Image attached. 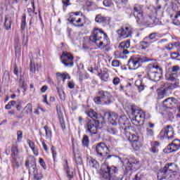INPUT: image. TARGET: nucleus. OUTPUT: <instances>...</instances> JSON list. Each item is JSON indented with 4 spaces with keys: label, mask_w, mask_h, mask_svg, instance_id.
Instances as JSON below:
<instances>
[{
    "label": "nucleus",
    "mask_w": 180,
    "mask_h": 180,
    "mask_svg": "<svg viewBox=\"0 0 180 180\" xmlns=\"http://www.w3.org/2000/svg\"><path fill=\"white\" fill-rule=\"evenodd\" d=\"M134 16L136 19L138 25H154L155 17L150 15L143 17V6L135 5L134 7Z\"/></svg>",
    "instance_id": "1"
},
{
    "label": "nucleus",
    "mask_w": 180,
    "mask_h": 180,
    "mask_svg": "<svg viewBox=\"0 0 180 180\" xmlns=\"http://www.w3.org/2000/svg\"><path fill=\"white\" fill-rule=\"evenodd\" d=\"M126 111L129 115H132L131 121L135 122L139 126H143L146 122V112L143 110H139V108L136 105H129L126 107Z\"/></svg>",
    "instance_id": "2"
},
{
    "label": "nucleus",
    "mask_w": 180,
    "mask_h": 180,
    "mask_svg": "<svg viewBox=\"0 0 180 180\" xmlns=\"http://www.w3.org/2000/svg\"><path fill=\"white\" fill-rule=\"evenodd\" d=\"M102 36L106 37L108 35L106 33L103 32V30L99 28H94L89 37L90 43L96 44L98 49H105V47H106V44L101 41L102 40Z\"/></svg>",
    "instance_id": "3"
},
{
    "label": "nucleus",
    "mask_w": 180,
    "mask_h": 180,
    "mask_svg": "<svg viewBox=\"0 0 180 180\" xmlns=\"http://www.w3.org/2000/svg\"><path fill=\"white\" fill-rule=\"evenodd\" d=\"M175 164L174 163H169L165 165V166L160 169L158 172V180H171V178L174 176V172L175 170Z\"/></svg>",
    "instance_id": "4"
},
{
    "label": "nucleus",
    "mask_w": 180,
    "mask_h": 180,
    "mask_svg": "<svg viewBox=\"0 0 180 180\" xmlns=\"http://www.w3.org/2000/svg\"><path fill=\"white\" fill-rule=\"evenodd\" d=\"M146 71L149 79L155 82L160 81L162 70L157 63H150L146 68Z\"/></svg>",
    "instance_id": "5"
},
{
    "label": "nucleus",
    "mask_w": 180,
    "mask_h": 180,
    "mask_svg": "<svg viewBox=\"0 0 180 180\" xmlns=\"http://www.w3.org/2000/svg\"><path fill=\"white\" fill-rule=\"evenodd\" d=\"M148 61H153V59L144 56L131 57L128 60L129 70H137V68L141 67V64L143 63H148Z\"/></svg>",
    "instance_id": "6"
},
{
    "label": "nucleus",
    "mask_w": 180,
    "mask_h": 180,
    "mask_svg": "<svg viewBox=\"0 0 180 180\" xmlns=\"http://www.w3.org/2000/svg\"><path fill=\"white\" fill-rule=\"evenodd\" d=\"M68 21L75 27H84L85 26V20L79 16V12L70 13Z\"/></svg>",
    "instance_id": "7"
},
{
    "label": "nucleus",
    "mask_w": 180,
    "mask_h": 180,
    "mask_svg": "<svg viewBox=\"0 0 180 180\" xmlns=\"http://www.w3.org/2000/svg\"><path fill=\"white\" fill-rule=\"evenodd\" d=\"M99 124H101V120H89L84 128L86 129V133L89 134H98V127H99Z\"/></svg>",
    "instance_id": "8"
},
{
    "label": "nucleus",
    "mask_w": 180,
    "mask_h": 180,
    "mask_svg": "<svg viewBox=\"0 0 180 180\" xmlns=\"http://www.w3.org/2000/svg\"><path fill=\"white\" fill-rule=\"evenodd\" d=\"M101 175L104 179H109L112 175L117 172V167L115 166L109 167L107 165H103L101 167Z\"/></svg>",
    "instance_id": "9"
},
{
    "label": "nucleus",
    "mask_w": 180,
    "mask_h": 180,
    "mask_svg": "<svg viewBox=\"0 0 180 180\" xmlns=\"http://www.w3.org/2000/svg\"><path fill=\"white\" fill-rule=\"evenodd\" d=\"M125 169L127 172L137 171V169H140V161L133 158L125 160Z\"/></svg>",
    "instance_id": "10"
},
{
    "label": "nucleus",
    "mask_w": 180,
    "mask_h": 180,
    "mask_svg": "<svg viewBox=\"0 0 180 180\" xmlns=\"http://www.w3.org/2000/svg\"><path fill=\"white\" fill-rule=\"evenodd\" d=\"M60 60L65 67H69L70 68L74 67V56L68 52H63L60 56Z\"/></svg>",
    "instance_id": "11"
},
{
    "label": "nucleus",
    "mask_w": 180,
    "mask_h": 180,
    "mask_svg": "<svg viewBox=\"0 0 180 180\" xmlns=\"http://www.w3.org/2000/svg\"><path fill=\"white\" fill-rule=\"evenodd\" d=\"M161 140L164 139H168V140H172L174 139V128L172 126L167 125L161 130L160 133Z\"/></svg>",
    "instance_id": "12"
},
{
    "label": "nucleus",
    "mask_w": 180,
    "mask_h": 180,
    "mask_svg": "<svg viewBox=\"0 0 180 180\" xmlns=\"http://www.w3.org/2000/svg\"><path fill=\"white\" fill-rule=\"evenodd\" d=\"M180 150V141L178 139H175L172 141L165 149L164 153L166 154H169L171 153H175Z\"/></svg>",
    "instance_id": "13"
},
{
    "label": "nucleus",
    "mask_w": 180,
    "mask_h": 180,
    "mask_svg": "<svg viewBox=\"0 0 180 180\" xmlns=\"http://www.w3.org/2000/svg\"><path fill=\"white\" fill-rule=\"evenodd\" d=\"M96 153L99 157H105L109 154V148L103 142L98 143L96 146Z\"/></svg>",
    "instance_id": "14"
},
{
    "label": "nucleus",
    "mask_w": 180,
    "mask_h": 180,
    "mask_svg": "<svg viewBox=\"0 0 180 180\" xmlns=\"http://www.w3.org/2000/svg\"><path fill=\"white\" fill-rule=\"evenodd\" d=\"M98 95H101V99L103 101V105H110L113 103V96L110 95V93L105 91H99Z\"/></svg>",
    "instance_id": "15"
},
{
    "label": "nucleus",
    "mask_w": 180,
    "mask_h": 180,
    "mask_svg": "<svg viewBox=\"0 0 180 180\" xmlns=\"http://www.w3.org/2000/svg\"><path fill=\"white\" fill-rule=\"evenodd\" d=\"M117 33L119 37H122L123 39H128V37H131V28L129 27H122L118 30Z\"/></svg>",
    "instance_id": "16"
},
{
    "label": "nucleus",
    "mask_w": 180,
    "mask_h": 180,
    "mask_svg": "<svg viewBox=\"0 0 180 180\" xmlns=\"http://www.w3.org/2000/svg\"><path fill=\"white\" fill-rule=\"evenodd\" d=\"M104 116L108 117V123L112 126H117V115L113 112H105Z\"/></svg>",
    "instance_id": "17"
},
{
    "label": "nucleus",
    "mask_w": 180,
    "mask_h": 180,
    "mask_svg": "<svg viewBox=\"0 0 180 180\" xmlns=\"http://www.w3.org/2000/svg\"><path fill=\"white\" fill-rule=\"evenodd\" d=\"M176 99L175 98H168L163 101V106L167 109L172 108L174 103H175Z\"/></svg>",
    "instance_id": "18"
},
{
    "label": "nucleus",
    "mask_w": 180,
    "mask_h": 180,
    "mask_svg": "<svg viewBox=\"0 0 180 180\" xmlns=\"http://www.w3.org/2000/svg\"><path fill=\"white\" fill-rule=\"evenodd\" d=\"M124 131L125 136L130 143H134V141H137L139 140V136L136 134H131L130 132L127 131V129L125 128Z\"/></svg>",
    "instance_id": "19"
},
{
    "label": "nucleus",
    "mask_w": 180,
    "mask_h": 180,
    "mask_svg": "<svg viewBox=\"0 0 180 180\" xmlns=\"http://www.w3.org/2000/svg\"><path fill=\"white\" fill-rule=\"evenodd\" d=\"M110 20V18L109 17H105L101 14L97 15L95 18L96 23H107Z\"/></svg>",
    "instance_id": "20"
},
{
    "label": "nucleus",
    "mask_w": 180,
    "mask_h": 180,
    "mask_svg": "<svg viewBox=\"0 0 180 180\" xmlns=\"http://www.w3.org/2000/svg\"><path fill=\"white\" fill-rule=\"evenodd\" d=\"M11 158H18L19 155V146L17 143H13L11 146Z\"/></svg>",
    "instance_id": "21"
},
{
    "label": "nucleus",
    "mask_w": 180,
    "mask_h": 180,
    "mask_svg": "<svg viewBox=\"0 0 180 180\" xmlns=\"http://www.w3.org/2000/svg\"><path fill=\"white\" fill-rule=\"evenodd\" d=\"M98 77H100L101 81L103 82H108L109 81V73H108V69H105L101 73H98Z\"/></svg>",
    "instance_id": "22"
},
{
    "label": "nucleus",
    "mask_w": 180,
    "mask_h": 180,
    "mask_svg": "<svg viewBox=\"0 0 180 180\" xmlns=\"http://www.w3.org/2000/svg\"><path fill=\"white\" fill-rule=\"evenodd\" d=\"M153 41H149L148 38L145 37L142 41L140 42L141 46L143 50L148 49L153 44Z\"/></svg>",
    "instance_id": "23"
},
{
    "label": "nucleus",
    "mask_w": 180,
    "mask_h": 180,
    "mask_svg": "<svg viewBox=\"0 0 180 180\" xmlns=\"http://www.w3.org/2000/svg\"><path fill=\"white\" fill-rule=\"evenodd\" d=\"M160 89L161 91H164L165 92H168V91H171V84L165 82H161Z\"/></svg>",
    "instance_id": "24"
},
{
    "label": "nucleus",
    "mask_w": 180,
    "mask_h": 180,
    "mask_svg": "<svg viewBox=\"0 0 180 180\" xmlns=\"http://www.w3.org/2000/svg\"><path fill=\"white\" fill-rule=\"evenodd\" d=\"M177 75H174L173 73L169 72H167L165 74V79H167V81H171V82H174V81H176V79L178 78H176Z\"/></svg>",
    "instance_id": "25"
},
{
    "label": "nucleus",
    "mask_w": 180,
    "mask_h": 180,
    "mask_svg": "<svg viewBox=\"0 0 180 180\" xmlns=\"http://www.w3.org/2000/svg\"><path fill=\"white\" fill-rule=\"evenodd\" d=\"M135 86L138 89L139 92H142V91H144V88H146V85L141 80H136Z\"/></svg>",
    "instance_id": "26"
},
{
    "label": "nucleus",
    "mask_w": 180,
    "mask_h": 180,
    "mask_svg": "<svg viewBox=\"0 0 180 180\" xmlns=\"http://www.w3.org/2000/svg\"><path fill=\"white\" fill-rule=\"evenodd\" d=\"M119 49L120 50H124V49H130V39L121 42L119 45Z\"/></svg>",
    "instance_id": "27"
},
{
    "label": "nucleus",
    "mask_w": 180,
    "mask_h": 180,
    "mask_svg": "<svg viewBox=\"0 0 180 180\" xmlns=\"http://www.w3.org/2000/svg\"><path fill=\"white\" fill-rule=\"evenodd\" d=\"M87 115H88V117L93 119V120H98V119H99V115H98V113L94 112L93 110H91L90 111H89Z\"/></svg>",
    "instance_id": "28"
},
{
    "label": "nucleus",
    "mask_w": 180,
    "mask_h": 180,
    "mask_svg": "<svg viewBox=\"0 0 180 180\" xmlns=\"http://www.w3.org/2000/svg\"><path fill=\"white\" fill-rule=\"evenodd\" d=\"M11 19H9V18H8V16H5L4 18V27L6 29V30H9V29H11Z\"/></svg>",
    "instance_id": "29"
},
{
    "label": "nucleus",
    "mask_w": 180,
    "mask_h": 180,
    "mask_svg": "<svg viewBox=\"0 0 180 180\" xmlns=\"http://www.w3.org/2000/svg\"><path fill=\"white\" fill-rule=\"evenodd\" d=\"M89 165L91 167V168H98L99 167V164H98V162L94 158L89 159Z\"/></svg>",
    "instance_id": "30"
},
{
    "label": "nucleus",
    "mask_w": 180,
    "mask_h": 180,
    "mask_svg": "<svg viewBox=\"0 0 180 180\" xmlns=\"http://www.w3.org/2000/svg\"><path fill=\"white\" fill-rule=\"evenodd\" d=\"M180 71V68L178 65L172 66L169 68V71L168 72H170L173 74L174 75H176L178 72Z\"/></svg>",
    "instance_id": "31"
},
{
    "label": "nucleus",
    "mask_w": 180,
    "mask_h": 180,
    "mask_svg": "<svg viewBox=\"0 0 180 180\" xmlns=\"http://www.w3.org/2000/svg\"><path fill=\"white\" fill-rule=\"evenodd\" d=\"M11 163L14 169H18L20 167V164L18 161V158H12Z\"/></svg>",
    "instance_id": "32"
},
{
    "label": "nucleus",
    "mask_w": 180,
    "mask_h": 180,
    "mask_svg": "<svg viewBox=\"0 0 180 180\" xmlns=\"http://www.w3.org/2000/svg\"><path fill=\"white\" fill-rule=\"evenodd\" d=\"M132 148L135 150V151H139L140 150V147H141V144L140 143V141H135L131 143Z\"/></svg>",
    "instance_id": "33"
},
{
    "label": "nucleus",
    "mask_w": 180,
    "mask_h": 180,
    "mask_svg": "<svg viewBox=\"0 0 180 180\" xmlns=\"http://www.w3.org/2000/svg\"><path fill=\"white\" fill-rule=\"evenodd\" d=\"M82 143L83 147H89V138L88 136L84 135Z\"/></svg>",
    "instance_id": "34"
},
{
    "label": "nucleus",
    "mask_w": 180,
    "mask_h": 180,
    "mask_svg": "<svg viewBox=\"0 0 180 180\" xmlns=\"http://www.w3.org/2000/svg\"><path fill=\"white\" fill-rule=\"evenodd\" d=\"M167 94H168V92L165 91L164 90H161V89L158 90V99H164V98L167 96Z\"/></svg>",
    "instance_id": "35"
},
{
    "label": "nucleus",
    "mask_w": 180,
    "mask_h": 180,
    "mask_svg": "<svg viewBox=\"0 0 180 180\" xmlns=\"http://www.w3.org/2000/svg\"><path fill=\"white\" fill-rule=\"evenodd\" d=\"M57 91L60 99H61V101H65V94H64V90H63V89L57 87Z\"/></svg>",
    "instance_id": "36"
},
{
    "label": "nucleus",
    "mask_w": 180,
    "mask_h": 180,
    "mask_svg": "<svg viewBox=\"0 0 180 180\" xmlns=\"http://www.w3.org/2000/svg\"><path fill=\"white\" fill-rule=\"evenodd\" d=\"M123 179V175H119V173L112 174L108 180H122Z\"/></svg>",
    "instance_id": "37"
},
{
    "label": "nucleus",
    "mask_w": 180,
    "mask_h": 180,
    "mask_svg": "<svg viewBox=\"0 0 180 180\" xmlns=\"http://www.w3.org/2000/svg\"><path fill=\"white\" fill-rule=\"evenodd\" d=\"M56 110H57V113H58V115L59 120L63 122V120L64 119V117H63V111H61V106H60L59 105H56Z\"/></svg>",
    "instance_id": "38"
},
{
    "label": "nucleus",
    "mask_w": 180,
    "mask_h": 180,
    "mask_svg": "<svg viewBox=\"0 0 180 180\" xmlns=\"http://www.w3.org/2000/svg\"><path fill=\"white\" fill-rule=\"evenodd\" d=\"M30 172H33L34 174H36L37 172V167H36V162H32L30 163V167L29 168Z\"/></svg>",
    "instance_id": "39"
},
{
    "label": "nucleus",
    "mask_w": 180,
    "mask_h": 180,
    "mask_svg": "<svg viewBox=\"0 0 180 180\" xmlns=\"http://www.w3.org/2000/svg\"><path fill=\"white\" fill-rule=\"evenodd\" d=\"M158 146H160V143L155 141L151 148V151L153 154H157V153H158Z\"/></svg>",
    "instance_id": "40"
},
{
    "label": "nucleus",
    "mask_w": 180,
    "mask_h": 180,
    "mask_svg": "<svg viewBox=\"0 0 180 180\" xmlns=\"http://www.w3.org/2000/svg\"><path fill=\"white\" fill-rule=\"evenodd\" d=\"M107 132L109 133V134H112V136H115V134H117V129L112 127H109L107 128Z\"/></svg>",
    "instance_id": "41"
},
{
    "label": "nucleus",
    "mask_w": 180,
    "mask_h": 180,
    "mask_svg": "<svg viewBox=\"0 0 180 180\" xmlns=\"http://www.w3.org/2000/svg\"><path fill=\"white\" fill-rule=\"evenodd\" d=\"M94 101L96 105H103V101H102L101 95H98V96L94 98Z\"/></svg>",
    "instance_id": "42"
},
{
    "label": "nucleus",
    "mask_w": 180,
    "mask_h": 180,
    "mask_svg": "<svg viewBox=\"0 0 180 180\" xmlns=\"http://www.w3.org/2000/svg\"><path fill=\"white\" fill-rule=\"evenodd\" d=\"M46 133V139H51V131L49 129V126L46 125L44 127Z\"/></svg>",
    "instance_id": "43"
},
{
    "label": "nucleus",
    "mask_w": 180,
    "mask_h": 180,
    "mask_svg": "<svg viewBox=\"0 0 180 180\" xmlns=\"http://www.w3.org/2000/svg\"><path fill=\"white\" fill-rule=\"evenodd\" d=\"M174 23V25H176L177 26L180 25V11L175 15Z\"/></svg>",
    "instance_id": "44"
},
{
    "label": "nucleus",
    "mask_w": 180,
    "mask_h": 180,
    "mask_svg": "<svg viewBox=\"0 0 180 180\" xmlns=\"http://www.w3.org/2000/svg\"><path fill=\"white\" fill-rule=\"evenodd\" d=\"M22 139H23V132L19 130L17 131V141L20 143V141H22Z\"/></svg>",
    "instance_id": "45"
},
{
    "label": "nucleus",
    "mask_w": 180,
    "mask_h": 180,
    "mask_svg": "<svg viewBox=\"0 0 180 180\" xmlns=\"http://www.w3.org/2000/svg\"><path fill=\"white\" fill-rule=\"evenodd\" d=\"M25 110L26 113H32L33 108L32 107L31 103H28L25 107Z\"/></svg>",
    "instance_id": "46"
},
{
    "label": "nucleus",
    "mask_w": 180,
    "mask_h": 180,
    "mask_svg": "<svg viewBox=\"0 0 180 180\" xmlns=\"http://www.w3.org/2000/svg\"><path fill=\"white\" fill-rule=\"evenodd\" d=\"M25 26H26V15L24 14L22 18L21 30H25Z\"/></svg>",
    "instance_id": "47"
},
{
    "label": "nucleus",
    "mask_w": 180,
    "mask_h": 180,
    "mask_svg": "<svg viewBox=\"0 0 180 180\" xmlns=\"http://www.w3.org/2000/svg\"><path fill=\"white\" fill-rule=\"evenodd\" d=\"M174 84H171V89H175V88H179V79H176L174 81Z\"/></svg>",
    "instance_id": "48"
},
{
    "label": "nucleus",
    "mask_w": 180,
    "mask_h": 180,
    "mask_svg": "<svg viewBox=\"0 0 180 180\" xmlns=\"http://www.w3.org/2000/svg\"><path fill=\"white\" fill-rule=\"evenodd\" d=\"M146 134L148 137H153L154 136V129L151 128H146Z\"/></svg>",
    "instance_id": "49"
},
{
    "label": "nucleus",
    "mask_w": 180,
    "mask_h": 180,
    "mask_svg": "<svg viewBox=\"0 0 180 180\" xmlns=\"http://www.w3.org/2000/svg\"><path fill=\"white\" fill-rule=\"evenodd\" d=\"M62 3L63 4V10L65 11L68 6H71V2L70 0H62Z\"/></svg>",
    "instance_id": "50"
},
{
    "label": "nucleus",
    "mask_w": 180,
    "mask_h": 180,
    "mask_svg": "<svg viewBox=\"0 0 180 180\" xmlns=\"http://www.w3.org/2000/svg\"><path fill=\"white\" fill-rule=\"evenodd\" d=\"M31 4L32 5L33 10L32 8L27 9V13H29L30 16H32V15H33V13H34V9L36 8V7L34 6V2L32 1Z\"/></svg>",
    "instance_id": "51"
},
{
    "label": "nucleus",
    "mask_w": 180,
    "mask_h": 180,
    "mask_svg": "<svg viewBox=\"0 0 180 180\" xmlns=\"http://www.w3.org/2000/svg\"><path fill=\"white\" fill-rule=\"evenodd\" d=\"M34 178L35 180H40L43 179V174L41 173H39L37 172L36 173L34 174Z\"/></svg>",
    "instance_id": "52"
},
{
    "label": "nucleus",
    "mask_w": 180,
    "mask_h": 180,
    "mask_svg": "<svg viewBox=\"0 0 180 180\" xmlns=\"http://www.w3.org/2000/svg\"><path fill=\"white\" fill-rule=\"evenodd\" d=\"M56 78L58 81H62L64 82V73L57 72L56 73Z\"/></svg>",
    "instance_id": "53"
},
{
    "label": "nucleus",
    "mask_w": 180,
    "mask_h": 180,
    "mask_svg": "<svg viewBox=\"0 0 180 180\" xmlns=\"http://www.w3.org/2000/svg\"><path fill=\"white\" fill-rule=\"evenodd\" d=\"M30 72H32V74H34V72H36V67L34 66V65H33L32 62H30Z\"/></svg>",
    "instance_id": "54"
},
{
    "label": "nucleus",
    "mask_w": 180,
    "mask_h": 180,
    "mask_svg": "<svg viewBox=\"0 0 180 180\" xmlns=\"http://www.w3.org/2000/svg\"><path fill=\"white\" fill-rule=\"evenodd\" d=\"M20 86H21V88H22V89L26 91V89H25L26 86V82H25V80L23 79V78L20 79Z\"/></svg>",
    "instance_id": "55"
},
{
    "label": "nucleus",
    "mask_w": 180,
    "mask_h": 180,
    "mask_svg": "<svg viewBox=\"0 0 180 180\" xmlns=\"http://www.w3.org/2000/svg\"><path fill=\"white\" fill-rule=\"evenodd\" d=\"M103 5H104V6L110 7V6H112V5H113V4L112 3V1H110V0H104Z\"/></svg>",
    "instance_id": "56"
},
{
    "label": "nucleus",
    "mask_w": 180,
    "mask_h": 180,
    "mask_svg": "<svg viewBox=\"0 0 180 180\" xmlns=\"http://www.w3.org/2000/svg\"><path fill=\"white\" fill-rule=\"evenodd\" d=\"M125 117H117V124H124V121L123 120Z\"/></svg>",
    "instance_id": "57"
},
{
    "label": "nucleus",
    "mask_w": 180,
    "mask_h": 180,
    "mask_svg": "<svg viewBox=\"0 0 180 180\" xmlns=\"http://www.w3.org/2000/svg\"><path fill=\"white\" fill-rule=\"evenodd\" d=\"M51 150L52 152L53 158L54 161H56V158L57 157V152H56V148H54V146H52Z\"/></svg>",
    "instance_id": "58"
},
{
    "label": "nucleus",
    "mask_w": 180,
    "mask_h": 180,
    "mask_svg": "<svg viewBox=\"0 0 180 180\" xmlns=\"http://www.w3.org/2000/svg\"><path fill=\"white\" fill-rule=\"evenodd\" d=\"M157 37L156 33H152L148 37H146V39H148L149 41H151V40H154Z\"/></svg>",
    "instance_id": "59"
},
{
    "label": "nucleus",
    "mask_w": 180,
    "mask_h": 180,
    "mask_svg": "<svg viewBox=\"0 0 180 180\" xmlns=\"http://www.w3.org/2000/svg\"><path fill=\"white\" fill-rule=\"evenodd\" d=\"M112 67H119L120 65V62L117 60H113L112 61Z\"/></svg>",
    "instance_id": "60"
},
{
    "label": "nucleus",
    "mask_w": 180,
    "mask_h": 180,
    "mask_svg": "<svg viewBox=\"0 0 180 180\" xmlns=\"http://www.w3.org/2000/svg\"><path fill=\"white\" fill-rule=\"evenodd\" d=\"M179 56V54L178 53V52H173L171 53V58H172L173 60H175L176 58H178Z\"/></svg>",
    "instance_id": "61"
},
{
    "label": "nucleus",
    "mask_w": 180,
    "mask_h": 180,
    "mask_svg": "<svg viewBox=\"0 0 180 180\" xmlns=\"http://www.w3.org/2000/svg\"><path fill=\"white\" fill-rule=\"evenodd\" d=\"M112 84L114 85H119V84H120V79L119 77H115L112 79Z\"/></svg>",
    "instance_id": "62"
},
{
    "label": "nucleus",
    "mask_w": 180,
    "mask_h": 180,
    "mask_svg": "<svg viewBox=\"0 0 180 180\" xmlns=\"http://www.w3.org/2000/svg\"><path fill=\"white\" fill-rule=\"evenodd\" d=\"M27 144L29 145V147L31 148V150L36 147V146L34 145V142H33L32 141L28 140Z\"/></svg>",
    "instance_id": "63"
},
{
    "label": "nucleus",
    "mask_w": 180,
    "mask_h": 180,
    "mask_svg": "<svg viewBox=\"0 0 180 180\" xmlns=\"http://www.w3.org/2000/svg\"><path fill=\"white\" fill-rule=\"evenodd\" d=\"M134 180H143V175L141 174L138 173L136 174L135 177L134 178Z\"/></svg>",
    "instance_id": "64"
}]
</instances>
